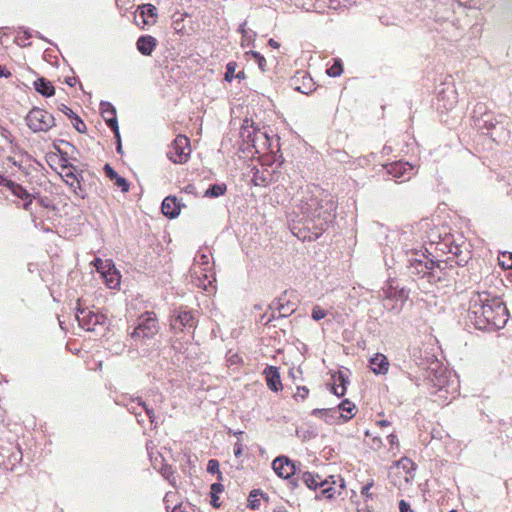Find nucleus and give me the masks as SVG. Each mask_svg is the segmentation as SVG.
<instances>
[{
	"label": "nucleus",
	"instance_id": "obj_1",
	"mask_svg": "<svg viewBox=\"0 0 512 512\" xmlns=\"http://www.w3.org/2000/svg\"><path fill=\"white\" fill-rule=\"evenodd\" d=\"M409 238L410 233H402L400 238L402 247L398 257L404 264L407 273L415 280L426 279L429 284H436L447 280L451 276L453 266L452 264L449 265V262H455L459 266H463L467 263L466 259L460 258V247L454 245L450 237H446L442 243L438 244L441 246L439 250L445 252V247L447 248V253L453 255L452 258L449 257L446 261H435L433 258H430L431 253L427 248L419 243H408Z\"/></svg>",
	"mask_w": 512,
	"mask_h": 512
},
{
	"label": "nucleus",
	"instance_id": "obj_2",
	"mask_svg": "<svg viewBox=\"0 0 512 512\" xmlns=\"http://www.w3.org/2000/svg\"><path fill=\"white\" fill-rule=\"evenodd\" d=\"M300 194L298 208L303 215L304 229L307 231L299 229L298 232H295L296 227L294 226L292 232L303 241H313L318 239L334 221L337 206L331 195L314 185H307Z\"/></svg>",
	"mask_w": 512,
	"mask_h": 512
},
{
	"label": "nucleus",
	"instance_id": "obj_3",
	"mask_svg": "<svg viewBox=\"0 0 512 512\" xmlns=\"http://www.w3.org/2000/svg\"><path fill=\"white\" fill-rule=\"evenodd\" d=\"M508 315L504 302L497 297L491 298L486 291L475 293L469 301L468 321L478 330L494 332L502 329Z\"/></svg>",
	"mask_w": 512,
	"mask_h": 512
},
{
	"label": "nucleus",
	"instance_id": "obj_4",
	"mask_svg": "<svg viewBox=\"0 0 512 512\" xmlns=\"http://www.w3.org/2000/svg\"><path fill=\"white\" fill-rule=\"evenodd\" d=\"M25 119L33 132H47L56 125L54 116L38 107L32 108Z\"/></svg>",
	"mask_w": 512,
	"mask_h": 512
},
{
	"label": "nucleus",
	"instance_id": "obj_5",
	"mask_svg": "<svg viewBox=\"0 0 512 512\" xmlns=\"http://www.w3.org/2000/svg\"><path fill=\"white\" fill-rule=\"evenodd\" d=\"M159 331L157 318L154 312H145L138 318V323L131 337L135 340L153 338Z\"/></svg>",
	"mask_w": 512,
	"mask_h": 512
},
{
	"label": "nucleus",
	"instance_id": "obj_6",
	"mask_svg": "<svg viewBox=\"0 0 512 512\" xmlns=\"http://www.w3.org/2000/svg\"><path fill=\"white\" fill-rule=\"evenodd\" d=\"M503 115H494L487 112L486 107L482 103H478L473 110V119L475 126L484 134L490 135L491 131L499 124Z\"/></svg>",
	"mask_w": 512,
	"mask_h": 512
},
{
	"label": "nucleus",
	"instance_id": "obj_7",
	"mask_svg": "<svg viewBox=\"0 0 512 512\" xmlns=\"http://www.w3.org/2000/svg\"><path fill=\"white\" fill-rule=\"evenodd\" d=\"M76 319L81 328L86 331H97V327H104L107 322L106 315L100 312H94L87 308H78L76 312Z\"/></svg>",
	"mask_w": 512,
	"mask_h": 512
},
{
	"label": "nucleus",
	"instance_id": "obj_8",
	"mask_svg": "<svg viewBox=\"0 0 512 512\" xmlns=\"http://www.w3.org/2000/svg\"><path fill=\"white\" fill-rule=\"evenodd\" d=\"M190 141L185 135H178L172 142L167 157L176 164H182L188 161L190 155Z\"/></svg>",
	"mask_w": 512,
	"mask_h": 512
},
{
	"label": "nucleus",
	"instance_id": "obj_9",
	"mask_svg": "<svg viewBox=\"0 0 512 512\" xmlns=\"http://www.w3.org/2000/svg\"><path fill=\"white\" fill-rule=\"evenodd\" d=\"M197 326V320L192 311L180 307L175 309L171 315L170 327L177 333L184 331L185 328L194 329Z\"/></svg>",
	"mask_w": 512,
	"mask_h": 512
},
{
	"label": "nucleus",
	"instance_id": "obj_10",
	"mask_svg": "<svg viewBox=\"0 0 512 512\" xmlns=\"http://www.w3.org/2000/svg\"><path fill=\"white\" fill-rule=\"evenodd\" d=\"M23 453L19 446H7L0 448V466L14 471L17 464L22 461Z\"/></svg>",
	"mask_w": 512,
	"mask_h": 512
},
{
	"label": "nucleus",
	"instance_id": "obj_11",
	"mask_svg": "<svg viewBox=\"0 0 512 512\" xmlns=\"http://www.w3.org/2000/svg\"><path fill=\"white\" fill-rule=\"evenodd\" d=\"M124 405L131 414L135 415L138 424H140V425L144 424V419L142 418L141 412L139 411V409H143L145 411L147 417L149 418L150 423L154 424V422H155L154 410L149 408L148 405L146 404V402H144L140 397L130 398Z\"/></svg>",
	"mask_w": 512,
	"mask_h": 512
},
{
	"label": "nucleus",
	"instance_id": "obj_12",
	"mask_svg": "<svg viewBox=\"0 0 512 512\" xmlns=\"http://www.w3.org/2000/svg\"><path fill=\"white\" fill-rule=\"evenodd\" d=\"M272 468L283 479H289L294 475L297 477L298 474L295 464L286 456L276 457L272 462Z\"/></svg>",
	"mask_w": 512,
	"mask_h": 512
},
{
	"label": "nucleus",
	"instance_id": "obj_13",
	"mask_svg": "<svg viewBox=\"0 0 512 512\" xmlns=\"http://www.w3.org/2000/svg\"><path fill=\"white\" fill-rule=\"evenodd\" d=\"M298 481H301L303 484H305L306 487H308L311 490H316L317 488H320V486H325L328 484L327 481H324V478H322V476H320L319 474H313L309 471H298L297 477L290 482L292 488L298 486Z\"/></svg>",
	"mask_w": 512,
	"mask_h": 512
},
{
	"label": "nucleus",
	"instance_id": "obj_14",
	"mask_svg": "<svg viewBox=\"0 0 512 512\" xmlns=\"http://www.w3.org/2000/svg\"><path fill=\"white\" fill-rule=\"evenodd\" d=\"M386 171L392 178L401 181L409 180L412 176L413 166L408 162H394L385 166Z\"/></svg>",
	"mask_w": 512,
	"mask_h": 512
},
{
	"label": "nucleus",
	"instance_id": "obj_15",
	"mask_svg": "<svg viewBox=\"0 0 512 512\" xmlns=\"http://www.w3.org/2000/svg\"><path fill=\"white\" fill-rule=\"evenodd\" d=\"M324 481H327L328 484L320 486L321 496L327 499H332L336 494H341V490L345 488V482L342 478L337 480L334 476H329Z\"/></svg>",
	"mask_w": 512,
	"mask_h": 512
},
{
	"label": "nucleus",
	"instance_id": "obj_16",
	"mask_svg": "<svg viewBox=\"0 0 512 512\" xmlns=\"http://www.w3.org/2000/svg\"><path fill=\"white\" fill-rule=\"evenodd\" d=\"M437 101L439 108L451 110L457 104V93L452 87L444 88L439 91Z\"/></svg>",
	"mask_w": 512,
	"mask_h": 512
},
{
	"label": "nucleus",
	"instance_id": "obj_17",
	"mask_svg": "<svg viewBox=\"0 0 512 512\" xmlns=\"http://www.w3.org/2000/svg\"><path fill=\"white\" fill-rule=\"evenodd\" d=\"M263 374L265 376L266 384L268 388L273 392L282 390V382L280 378L279 369L275 366H267Z\"/></svg>",
	"mask_w": 512,
	"mask_h": 512
},
{
	"label": "nucleus",
	"instance_id": "obj_18",
	"mask_svg": "<svg viewBox=\"0 0 512 512\" xmlns=\"http://www.w3.org/2000/svg\"><path fill=\"white\" fill-rule=\"evenodd\" d=\"M157 16V8L152 4H143L139 6L138 12L135 15L136 24L140 25L138 18H141V24H151L155 22Z\"/></svg>",
	"mask_w": 512,
	"mask_h": 512
},
{
	"label": "nucleus",
	"instance_id": "obj_19",
	"mask_svg": "<svg viewBox=\"0 0 512 512\" xmlns=\"http://www.w3.org/2000/svg\"><path fill=\"white\" fill-rule=\"evenodd\" d=\"M158 41L151 35H141L136 41V48L143 56H150L157 47Z\"/></svg>",
	"mask_w": 512,
	"mask_h": 512
},
{
	"label": "nucleus",
	"instance_id": "obj_20",
	"mask_svg": "<svg viewBox=\"0 0 512 512\" xmlns=\"http://www.w3.org/2000/svg\"><path fill=\"white\" fill-rule=\"evenodd\" d=\"M369 366L375 374L384 375L388 372L390 363L384 354L376 353L370 358Z\"/></svg>",
	"mask_w": 512,
	"mask_h": 512
},
{
	"label": "nucleus",
	"instance_id": "obj_21",
	"mask_svg": "<svg viewBox=\"0 0 512 512\" xmlns=\"http://www.w3.org/2000/svg\"><path fill=\"white\" fill-rule=\"evenodd\" d=\"M162 213L170 218H176L180 213V204L177 201V198L174 196H167L164 198L161 205Z\"/></svg>",
	"mask_w": 512,
	"mask_h": 512
},
{
	"label": "nucleus",
	"instance_id": "obj_22",
	"mask_svg": "<svg viewBox=\"0 0 512 512\" xmlns=\"http://www.w3.org/2000/svg\"><path fill=\"white\" fill-rule=\"evenodd\" d=\"M105 175L111 180L114 181V185L118 187L123 193L129 191L130 184L129 182L122 176L118 175V173L110 166V164H105L104 166Z\"/></svg>",
	"mask_w": 512,
	"mask_h": 512
},
{
	"label": "nucleus",
	"instance_id": "obj_23",
	"mask_svg": "<svg viewBox=\"0 0 512 512\" xmlns=\"http://www.w3.org/2000/svg\"><path fill=\"white\" fill-rule=\"evenodd\" d=\"M510 131L508 130V118L501 117L499 124L491 131L489 135L493 141L500 143L505 141L509 137Z\"/></svg>",
	"mask_w": 512,
	"mask_h": 512
},
{
	"label": "nucleus",
	"instance_id": "obj_24",
	"mask_svg": "<svg viewBox=\"0 0 512 512\" xmlns=\"http://www.w3.org/2000/svg\"><path fill=\"white\" fill-rule=\"evenodd\" d=\"M101 274L105 280L106 285L110 289H115V288L119 287L121 275L116 270V268L113 264L110 265L106 270H103Z\"/></svg>",
	"mask_w": 512,
	"mask_h": 512
},
{
	"label": "nucleus",
	"instance_id": "obj_25",
	"mask_svg": "<svg viewBox=\"0 0 512 512\" xmlns=\"http://www.w3.org/2000/svg\"><path fill=\"white\" fill-rule=\"evenodd\" d=\"M277 312L279 317H288L296 310V304L286 298V294L277 299Z\"/></svg>",
	"mask_w": 512,
	"mask_h": 512
},
{
	"label": "nucleus",
	"instance_id": "obj_26",
	"mask_svg": "<svg viewBox=\"0 0 512 512\" xmlns=\"http://www.w3.org/2000/svg\"><path fill=\"white\" fill-rule=\"evenodd\" d=\"M35 90L44 97H51L55 94V88L52 83L44 77L34 81Z\"/></svg>",
	"mask_w": 512,
	"mask_h": 512
},
{
	"label": "nucleus",
	"instance_id": "obj_27",
	"mask_svg": "<svg viewBox=\"0 0 512 512\" xmlns=\"http://www.w3.org/2000/svg\"><path fill=\"white\" fill-rule=\"evenodd\" d=\"M312 415L323 418L327 423L334 424L339 419L338 409L334 408H323L314 409Z\"/></svg>",
	"mask_w": 512,
	"mask_h": 512
},
{
	"label": "nucleus",
	"instance_id": "obj_28",
	"mask_svg": "<svg viewBox=\"0 0 512 512\" xmlns=\"http://www.w3.org/2000/svg\"><path fill=\"white\" fill-rule=\"evenodd\" d=\"M336 408L338 409L339 418L346 422L353 417V411L356 409V406L348 399H345Z\"/></svg>",
	"mask_w": 512,
	"mask_h": 512
},
{
	"label": "nucleus",
	"instance_id": "obj_29",
	"mask_svg": "<svg viewBox=\"0 0 512 512\" xmlns=\"http://www.w3.org/2000/svg\"><path fill=\"white\" fill-rule=\"evenodd\" d=\"M227 191V185L225 183H216L212 184L208 187V189L204 193V197L208 198H217L222 196Z\"/></svg>",
	"mask_w": 512,
	"mask_h": 512
},
{
	"label": "nucleus",
	"instance_id": "obj_30",
	"mask_svg": "<svg viewBox=\"0 0 512 512\" xmlns=\"http://www.w3.org/2000/svg\"><path fill=\"white\" fill-rule=\"evenodd\" d=\"M8 189L12 192V194L22 200L30 197V193L20 184L11 181L9 183Z\"/></svg>",
	"mask_w": 512,
	"mask_h": 512
},
{
	"label": "nucleus",
	"instance_id": "obj_31",
	"mask_svg": "<svg viewBox=\"0 0 512 512\" xmlns=\"http://www.w3.org/2000/svg\"><path fill=\"white\" fill-rule=\"evenodd\" d=\"M258 496H263V493L260 490L254 489L250 492L248 498V507L250 509H258L260 507V499Z\"/></svg>",
	"mask_w": 512,
	"mask_h": 512
},
{
	"label": "nucleus",
	"instance_id": "obj_32",
	"mask_svg": "<svg viewBox=\"0 0 512 512\" xmlns=\"http://www.w3.org/2000/svg\"><path fill=\"white\" fill-rule=\"evenodd\" d=\"M337 381L340 382V384L338 386H332L331 388V391L334 395H336L337 397H342L344 396L345 392H346V386L345 384L347 383L344 375L340 374L337 379Z\"/></svg>",
	"mask_w": 512,
	"mask_h": 512
},
{
	"label": "nucleus",
	"instance_id": "obj_33",
	"mask_svg": "<svg viewBox=\"0 0 512 512\" xmlns=\"http://www.w3.org/2000/svg\"><path fill=\"white\" fill-rule=\"evenodd\" d=\"M100 111L103 118L116 116L115 107L107 101H101L100 103Z\"/></svg>",
	"mask_w": 512,
	"mask_h": 512
},
{
	"label": "nucleus",
	"instance_id": "obj_34",
	"mask_svg": "<svg viewBox=\"0 0 512 512\" xmlns=\"http://www.w3.org/2000/svg\"><path fill=\"white\" fill-rule=\"evenodd\" d=\"M327 74L330 77H338L343 72V65L340 59H334V63L327 68Z\"/></svg>",
	"mask_w": 512,
	"mask_h": 512
},
{
	"label": "nucleus",
	"instance_id": "obj_35",
	"mask_svg": "<svg viewBox=\"0 0 512 512\" xmlns=\"http://www.w3.org/2000/svg\"><path fill=\"white\" fill-rule=\"evenodd\" d=\"M160 473L165 479L169 481L170 484H172L173 486L176 485L175 477L173 476L174 471L170 466L163 465L160 469Z\"/></svg>",
	"mask_w": 512,
	"mask_h": 512
},
{
	"label": "nucleus",
	"instance_id": "obj_36",
	"mask_svg": "<svg viewBox=\"0 0 512 512\" xmlns=\"http://www.w3.org/2000/svg\"><path fill=\"white\" fill-rule=\"evenodd\" d=\"M236 67H237V63L234 62V61H231L229 62L227 65H226V72H225V77L224 79L227 81V82H231L234 78H235V70H236Z\"/></svg>",
	"mask_w": 512,
	"mask_h": 512
},
{
	"label": "nucleus",
	"instance_id": "obj_37",
	"mask_svg": "<svg viewBox=\"0 0 512 512\" xmlns=\"http://www.w3.org/2000/svg\"><path fill=\"white\" fill-rule=\"evenodd\" d=\"M73 127L79 132L84 133L87 129L86 124L83 122V120L76 114L71 119Z\"/></svg>",
	"mask_w": 512,
	"mask_h": 512
},
{
	"label": "nucleus",
	"instance_id": "obj_38",
	"mask_svg": "<svg viewBox=\"0 0 512 512\" xmlns=\"http://www.w3.org/2000/svg\"><path fill=\"white\" fill-rule=\"evenodd\" d=\"M207 471L209 473L215 474L217 473L219 475V478H221V472L219 469V462L216 459H210L207 464Z\"/></svg>",
	"mask_w": 512,
	"mask_h": 512
},
{
	"label": "nucleus",
	"instance_id": "obj_39",
	"mask_svg": "<svg viewBox=\"0 0 512 512\" xmlns=\"http://www.w3.org/2000/svg\"><path fill=\"white\" fill-rule=\"evenodd\" d=\"M327 315V312L322 309L320 306H315L313 309H312V318L315 320V321H319L323 318H325Z\"/></svg>",
	"mask_w": 512,
	"mask_h": 512
},
{
	"label": "nucleus",
	"instance_id": "obj_40",
	"mask_svg": "<svg viewBox=\"0 0 512 512\" xmlns=\"http://www.w3.org/2000/svg\"><path fill=\"white\" fill-rule=\"evenodd\" d=\"M93 264L99 273H102L103 270H106L110 265H112L111 262L103 261L101 258H96L93 261Z\"/></svg>",
	"mask_w": 512,
	"mask_h": 512
},
{
	"label": "nucleus",
	"instance_id": "obj_41",
	"mask_svg": "<svg viewBox=\"0 0 512 512\" xmlns=\"http://www.w3.org/2000/svg\"><path fill=\"white\" fill-rule=\"evenodd\" d=\"M57 151L61 155V157H60V167H61V170H65V169H69V168H74V166L71 163L68 162L67 153L62 152L59 148H57Z\"/></svg>",
	"mask_w": 512,
	"mask_h": 512
},
{
	"label": "nucleus",
	"instance_id": "obj_42",
	"mask_svg": "<svg viewBox=\"0 0 512 512\" xmlns=\"http://www.w3.org/2000/svg\"><path fill=\"white\" fill-rule=\"evenodd\" d=\"M107 126L113 131L114 134H117L118 135V121H117V117L116 116H113V117H107V118H104Z\"/></svg>",
	"mask_w": 512,
	"mask_h": 512
},
{
	"label": "nucleus",
	"instance_id": "obj_43",
	"mask_svg": "<svg viewBox=\"0 0 512 512\" xmlns=\"http://www.w3.org/2000/svg\"><path fill=\"white\" fill-rule=\"evenodd\" d=\"M75 170V167L74 168H69V169H65V170H62L60 172V175L62 176V178L65 180V179H68L70 181L72 180H77V177L78 175L75 174L74 172Z\"/></svg>",
	"mask_w": 512,
	"mask_h": 512
},
{
	"label": "nucleus",
	"instance_id": "obj_44",
	"mask_svg": "<svg viewBox=\"0 0 512 512\" xmlns=\"http://www.w3.org/2000/svg\"><path fill=\"white\" fill-rule=\"evenodd\" d=\"M250 54L252 55V57L255 59V61L257 62L259 68L264 71V66L266 64V60L264 58L263 55H261L259 52L257 51H250Z\"/></svg>",
	"mask_w": 512,
	"mask_h": 512
},
{
	"label": "nucleus",
	"instance_id": "obj_45",
	"mask_svg": "<svg viewBox=\"0 0 512 512\" xmlns=\"http://www.w3.org/2000/svg\"><path fill=\"white\" fill-rule=\"evenodd\" d=\"M308 393H309V390L307 387L305 386H299L297 387V391L296 393L294 394V398L296 400L300 399V400H304L306 399V397L308 396Z\"/></svg>",
	"mask_w": 512,
	"mask_h": 512
},
{
	"label": "nucleus",
	"instance_id": "obj_46",
	"mask_svg": "<svg viewBox=\"0 0 512 512\" xmlns=\"http://www.w3.org/2000/svg\"><path fill=\"white\" fill-rule=\"evenodd\" d=\"M176 493L174 492H167L164 496V503L166 506V509L168 510L170 508V504L173 502V499L175 498Z\"/></svg>",
	"mask_w": 512,
	"mask_h": 512
},
{
	"label": "nucleus",
	"instance_id": "obj_47",
	"mask_svg": "<svg viewBox=\"0 0 512 512\" xmlns=\"http://www.w3.org/2000/svg\"><path fill=\"white\" fill-rule=\"evenodd\" d=\"M59 110H60L61 112H63V113H64L68 118H70V119H72V118H73V116H75V115H76V113H75L71 108H69L68 106H66V105H64V104H62V105L60 106Z\"/></svg>",
	"mask_w": 512,
	"mask_h": 512
},
{
	"label": "nucleus",
	"instance_id": "obj_48",
	"mask_svg": "<svg viewBox=\"0 0 512 512\" xmlns=\"http://www.w3.org/2000/svg\"><path fill=\"white\" fill-rule=\"evenodd\" d=\"M446 379L443 376L436 377V382L434 383L435 386L438 387L439 391H442L445 389Z\"/></svg>",
	"mask_w": 512,
	"mask_h": 512
},
{
	"label": "nucleus",
	"instance_id": "obj_49",
	"mask_svg": "<svg viewBox=\"0 0 512 512\" xmlns=\"http://www.w3.org/2000/svg\"><path fill=\"white\" fill-rule=\"evenodd\" d=\"M399 510H400V512H414L411 509L410 505L405 500H400Z\"/></svg>",
	"mask_w": 512,
	"mask_h": 512
},
{
	"label": "nucleus",
	"instance_id": "obj_50",
	"mask_svg": "<svg viewBox=\"0 0 512 512\" xmlns=\"http://www.w3.org/2000/svg\"><path fill=\"white\" fill-rule=\"evenodd\" d=\"M506 255H508V261H510L509 263L505 262V261H502L501 262V265L504 267V268H507V269H512V253L511 252H504L502 254L503 257H505Z\"/></svg>",
	"mask_w": 512,
	"mask_h": 512
},
{
	"label": "nucleus",
	"instance_id": "obj_51",
	"mask_svg": "<svg viewBox=\"0 0 512 512\" xmlns=\"http://www.w3.org/2000/svg\"><path fill=\"white\" fill-rule=\"evenodd\" d=\"M74 194L81 199L86 197V192L82 188L81 184H79V182H77V189H74Z\"/></svg>",
	"mask_w": 512,
	"mask_h": 512
},
{
	"label": "nucleus",
	"instance_id": "obj_52",
	"mask_svg": "<svg viewBox=\"0 0 512 512\" xmlns=\"http://www.w3.org/2000/svg\"><path fill=\"white\" fill-rule=\"evenodd\" d=\"M224 490V486L221 483H213L211 485V493H214V495L222 492Z\"/></svg>",
	"mask_w": 512,
	"mask_h": 512
},
{
	"label": "nucleus",
	"instance_id": "obj_53",
	"mask_svg": "<svg viewBox=\"0 0 512 512\" xmlns=\"http://www.w3.org/2000/svg\"><path fill=\"white\" fill-rule=\"evenodd\" d=\"M242 451H243L242 444L240 442V439H238V441L234 445V455L236 457H240L242 455Z\"/></svg>",
	"mask_w": 512,
	"mask_h": 512
},
{
	"label": "nucleus",
	"instance_id": "obj_54",
	"mask_svg": "<svg viewBox=\"0 0 512 512\" xmlns=\"http://www.w3.org/2000/svg\"><path fill=\"white\" fill-rule=\"evenodd\" d=\"M241 135H242L243 138L247 137L248 138V142H251L252 145H254L255 139L251 138V131L250 130H247L246 128H243L242 132H241Z\"/></svg>",
	"mask_w": 512,
	"mask_h": 512
},
{
	"label": "nucleus",
	"instance_id": "obj_55",
	"mask_svg": "<svg viewBox=\"0 0 512 512\" xmlns=\"http://www.w3.org/2000/svg\"><path fill=\"white\" fill-rule=\"evenodd\" d=\"M11 75V72L0 64V78H9Z\"/></svg>",
	"mask_w": 512,
	"mask_h": 512
},
{
	"label": "nucleus",
	"instance_id": "obj_56",
	"mask_svg": "<svg viewBox=\"0 0 512 512\" xmlns=\"http://www.w3.org/2000/svg\"><path fill=\"white\" fill-rule=\"evenodd\" d=\"M24 201L25 202L23 204V208H24V210L29 211L31 208L32 202H33V196L30 194V197L27 199H24Z\"/></svg>",
	"mask_w": 512,
	"mask_h": 512
},
{
	"label": "nucleus",
	"instance_id": "obj_57",
	"mask_svg": "<svg viewBox=\"0 0 512 512\" xmlns=\"http://www.w3.org/2000/svg\"><path fill=\"white\" fill-rule=\"evenodd\" d=\"M372 485H373V483H368V484L364 485V486L362 487V489H361V494H362L363 496H367V497H368V496L370 495V494H369V490H370V488L372 487Z\"/></svg>",
	"mask_w": 512,
	"mask_h": 512
},
{
	"label": "nucleus",
	"instance_id": "obj_58",
	"mask_svg": "<svg viewBox=\"0 0 512 512\" xmlns=\"http://www.w3.org/2000/svg\"><path fill=\"white\" fill-rule=\"evenodd\" d=\"M12 180L7 179L3 174H0V186L7 187L9 186V183H11Z\"/></svg>",
	"mask_w": 512,
	"mask_h": 512
},
{
	"label": "nucleus",
	"instance_id": "obj_59",
	"mask_svg": "<svg viewBox=\"0 0 512 512\" xmlns=\"http://www.w3.org/2000/svg\"><path fill=\"white\" fill-rule=\"evenodd\" d=\"M238 32H240L242 34V37L243 38H246L247 37V30H246V21L243 22L242 24H240L239 28H238Z\"/></svg>",
	"mask_w": 512,
	"mask_h": 512
},
{
	"label": "nucleus",
	"instance_id": "obj_60",
	"mask_svg": "<svg viewBox=\"0 0 512 512\" xmlns=\"http://www.w3.org/2000/svg\"><path fill=\"white\" fill-rule=\"evenodd\" d=\"M218 500H219V497L216 494L214 495V493H211V504L214 507H219L220 504H219Z\"/></svg>",
	"mask_w": 512,
	"mask_h": 512
},
{
	"label": "nucleus",
	"instance_id": "obj_61",
	"mask_svg": "<svg viewBox=\"0 0 512 512\" xmlns=\"http://www.w3.org/2000/svg\"><path fill=\"white\" fill-rule=\"evenodd\" d=\"M171 512H186V508L182 504H177L172 508Z\"/></svg>",
	"mask_w": 512,
	"mask_h": 512
},
{
	"label": "nucleus",
	"instance_id": "obj_62",
	"mask_svg": "<svg viewBox=\"0 0 512 512\" xmlns=\"http://www.w3.org/2000/svg\"><path fill=\"white\" fill-rule=\"evenodd\" d=\"M254 182H255V185H260V184L265 185L266 180L263 177H258V176L255 175L254 176Z\"/></svg>",
	"mask_w": 512,
	"mask_h": 512
},
{
	"label": "nucleus",
	"instance_id": "obj_63",
	"mask_svg": "<svg viewBox=\"0 0 512 512\" xmlns=\"http://www.w3.org/2000/svg\"><path fill=\"white\" fill-rule=\"evenodd\" d=\"M280 318L277 311H271L270 316L267 318L266 323L271 322L273 319Z\"/></svg>",
	"mask_w": 512,
	"mask_h": 512
},
{
	"label": "nucleus",
	"instance_id": "obj_64",
	"mask_svg": "<svg viewBox=\"0 0 512 512\" xmlns=\"http://www.w3.org/2000/svg\"><path fill=\"white\" fill-rule=\"evenodd\" d=\"M195 189H196V188H195V186H194V185L189 184V185H187V186L185 187V189H184V190H185V192H186V193L194 194V193H195Z\"/></svg>",
	"mask_w": 512,
	"mask_h": 512
}]
</instances>
